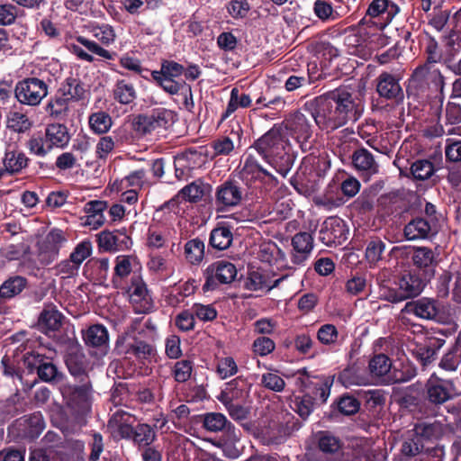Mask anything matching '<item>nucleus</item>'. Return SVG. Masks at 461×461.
I'll list each match as a JSON object with an SVG mask.
<instances>
[{"label": "nucleus", "instance_id": "nucleus-30", "mask_svg": "<svg viewBox=\"0 0 461 461\" xmlns=\"http://www.w3.org/2000/svg\"><path fill=\"white\" fill-rule=\"evenodd\" d=\"M70 101L64 94L59 90L46 105L47 113L54 118L61 119L67 115L69 109Z\"/></svg>", "mask_w": 461, "mask_h": 461}, {"label": "nucleus", "instance_id": "nucleus-8", "mask_svg": "<svg viewBox=\"0 0 461 461\" xmlns=\"http://www.w3.org/2000/svg\"><path fill=\"white\" fill-rule=\"evenodd\" d=\"M426 399L435 405H440L453 399L456 388L453 381L432 375L425 384Z\"/></svg>", "mask_w": 461, "mask_h": 461}, {"label": "nucleus", "instance_id": "nucleus-15", "mask_svg": "<svg viewBox=\"0 0 461 461\" xmlns=\"http://www.w3.org/2000/svg\"><path fill=\"white\" fill-rule=\"evenodd\" d=\"M243 192L235 183L226 181L216 188L215 205L218 211L239 205L242 200Z\"/></svg>", "mask_w": 461, "mask_h": 461}, {"label": "nucleus", "instance_id": "nucleus-56", "mask_svg": "<svg viewBox=\"0 0 461 461\" xmlns=\"http://www.w3.org/2000/svg\"><path fill=\"white\" fill-rule=\"evenodd\" d=\"M338 336L339 332L337 328L332 324L322 325L317 332L318 339L324 345L334 344L338 339Z\"/></svg>", "mask_w": 461, "mask_h": 461}, {"label": "nucleus", "instance_id": "nucleus-61", "mask_svg": "<svg viewBox=\"0 0 461 461\" xmlns=\"http://www.w3.org/2000/svg\"><path fill=\"white\" fill-rule=\"evenodd\" d=\"M319 447L321 451L327 453H333L339 449V440L328 433H323L319 438Z\"/></svg>", "mask_w": 461, "mask_h": 461}, {"label": "nucleus", "instance_id": "nucleus-16", "mask_svg": "<svg viewBox=\"0 0 461 461\" xmlns=\"http://www.w3.org/2000/svg\"><path fill=\"white\" fill-rule=\"evenodd\" d=\"M63 240V233L59 230H52L46 235L39 244V260L41 264L49 265L57 258Z\"/></svg>", "mask_w": 461, "mask_h": 461}, {"label": "nucleus", "instance_id": "nucleus-47", "mask_svg": "<svg viewBox=\"0 0 461 461\" xmlns=\"http://www.w3.org/2000/svg\"><path fill=\"white\" fill-rule=\"evenodd\" d=\"M204 244L199 240H189L185 246L186 259L192 263H199L203 258Z\"/></svg>", "mask_w": 461, "mask_h": 461}, {"label": "nucleus", "instance_id": "nucleus-9", "mask_svg": "<svg viewBox=\"0 0 461 461\" xmlns=\"http://www.w3.org/2000/svg\"><path fill=\"white\" fill-rule=\"evenodd\" d=\"M425 284V280L418 273L409 271L404 273L399 280V293L393 292L384 296L391 302H400L419 295L423 291Z\"/></svg>", "mask_w": 461, "mask_h": 461}, {"label": "nucleus", "instance_id": "nucleus-36", "mask_svg": "<svg viewBox=\"0 0 461 461\" xmlns=\"http://www.w3.org/2000/svg\"><path fill=\"white\" fill-rule=\"evenodd\" d=\"M62 314L54 308L45 309L39 320V325L45 331L57 330L61 326Z\"/></svg>", "mask_w": 461, "mask_h": 461}, {"label": "nucleus", "instance_id": "nucleus-2", "mask_svg": "<svg viewBox=\"0 0 461 461\" xmlns=\"http://www.w3.org/2000/svg\"><path fill=\"white\" fill-rule=\"evenodd\" d=\"M447 430L448 425L440 420L416 424L411 430L408 431V438L402 444V452L407 456L427 453L429 456L437 457L435 461H442L445 454L443 447H429L425 443L441 438Z\"/></svg>", "mask_w": 461, "mask_h": 461}, {"label": "nucleus", "instance_id": "nucleus-14", "mask_svg": "<svg viewBox=\"0 0 461 461\" xmlns=\"http://www.w3.org/2000/svg\"><path fill=\"white\" fill-rule=\"evenodd\" d=\"M440 312V304L436 300L428 297L409 302L402 309V312L413 314L423 320H438Z\"/></svg>", "mask_w": 461, "mask_h": 461}, {"label": "nucleus", "instance_id": "nucleus-24", "mask_svg": "<svg viewBox=\"0 0 461 461\" xmlns=\"http://www.w3.org/2000/svg\"><path fill=\"white\" fill-rule=\"evenodd\" d=\"M6 128L16 133H25L29 131L33 122L22 110L13 109L6 115Z\"/></svg>", "mask_w": 461, "mask_h": 461}, {"label": "nucleus", "instance_id": "nucleus-48", "mask_svg": "<svg viewBox=\"0 0 461 461\" xmlns=\"http://www.w3.org/2000/svg\"><path fill=\"white\" fill-rule=\"evenodd\" d=\"M385 244L378 239L368 242L366 249V258L370 265H375L382 258Z\"/></svg>", "mask_w": 461, "mask_h": 461}, {"label": "nucleus", "instance_id": "nucleus-51", "mask_svg": "<svg viewBox=\"0 0 461 461\" xmlns=\"http://www.w3.org/2000/svg\"><path fill=\"white\" fill-rule=\"evenodd\" d=\"M28 148L32 153L39 157L46 156L52 149L46 137L41 136H32L28 142Z\"/></svg>", "mask_w": 461, "mask_h": 461}, {"label": "nucleus", "instance_id": "nucleus-32", "mask_svg": "<svg viewBox=\"0 0 461 461\" xmlns=\"http://www.w3.org/2000/svg\"><path fill=\"white\" fill-rule=\"evenodd\" d=\"M430 231V224L422 218H417L409 222L404 228V235L407 240H414L424 239Z\"/></svg>", "mask_w": 461, "mask_h": 461}, {"label": "nucleus", "instance_id": "nucleus-26", "mask_svg": "<svg viewBox=\"0 0 461 461\" xmlns=\"http://www.w3.org/2000/svg\"><path fill=\"white\" fill-rule=\"evenodd\" d=\"M140 263L135 256L121 255L115 258L113 283L128 276L132 271L140 269Z\"/></svg>", "mask_w": 461, "mask_h": 461}, {"label": "nucleus", "instance_id": "nucleus-45", "mask_svg": "<svg viewBox=\"0 0 461 461\" xmlns=\"http://www.w3.org/2000/svg\"><path fill=\"white\" fill-rule=\"evenodd\" d=\"M228 424L227 418L220 412H209L203 416V426L209 431H221Z\"/></svg>", "mask_w": 461, "mask_h": 461}, {"label": "nucleus", "instance_id": "nucleus-12", "mask_svg": "<svg viewBox=\"0 0 461 461\" xmlns=\"http://www.w3.org/2000/svg\"><path fill=\"white\" fill-rule=\"evenodd\" d=\"M241 177L247 185L260 187L261 185H267L272 187L277 183L276 178L251 158H248L241 170Z\"/></svg>", "mask_w": 461, "mask_h": 461}, {"label": "nucleus", "instance_id": "nucleus-6", "mask_svg": "<svg viewBox=\"0 0 461 461\" xmlns=\"http://www.w3.org/2000/svg\"><path fill=\"white\" fill-rule=\"evenodd\" d=\"M17 101L25 105L36 106L48 95V86L39 78L31 77L19 82L14 90Z\"/></svg>", "mask_w": 461, "mask_h": 461}, {"label": "nucleus", "instance_id": "nucleus-55", "mask_svg": "<svg viewBox=\"0 0 461 461\" xmlns=\"http://www.w3.org/2000/svg\"><path fill=\"white\" fill-rule=\"evenodd\" d=\"M275 348V342L266 336L256 339L252 344L253 352L260 357L272 353Z\"/></svg>", "mask_w": 461, "mask_h": 461}, {"label": "nucleus", "instance_id": "nucleus-22", "mask_svg": "<svg viewBox=\"0 0 461 461\" xmlns=\"http://www.w3.org/2000/svg\"><path fill=\"white\" fill-rule=\"evenodd\" d=\"M258 258L270 266H276L278 269L285 267V253L274 242H264L260 245Z\"/></svg>", "mask_w": 461, "mask_h": 461}, {"label": "nucleus", "instance_id": "nucleus-23", "mask_svg": "<svg viewBox=\"0 0 461 461\" xmlns=\"http://www.w3.org/2000/svg\"><path fill=\"white\" fill-rule=\"evenodd\" d=\"M45 137L50 148L64 149L70 140L68 128L61 123H51L46 127Z\"/></svg>", "mask_w": 461, "mask_h": 461}, {"label": "nucleus", "instance_id": "nucleus-13", "mask_svg": "<svg viewBox=\"0 0 461 461\" xmlns=\"http://www.w3.org/2000/svg\"><path fill=\"white\" fill-rule=\"evenodd\" d=\"M174 114L171 111L161 108L155 110L148 115H140L135 122L136 131L147 134L159 128H166L173 122Z\"/></svg>", "mask_w": 461, "mask_h": 461}, {"label": "nucleus", "instance_id": "nucleus-20", "mask_svg": "<svg viewBox=\"0 0 461 461\" xmlns=\"http://www.w3.org/2000/svg\"><path fill=\"white\" fill-rule=\"evenodd\" d=\"M129 237L122 231L103 230L98 234V245L105 251H117L128 247Z\"/></svg>", "mask_w": 461, "mask_h": 461}, {"label": "nucleus", "instance_id": "nucleus-43", "mask_svg": "<svg viewBox=\"0 0 461 461\" xmlns=\"http://www.w3.org/2000/svg\"><path fill=\"white\" fill-rule=\"evenodd\" d=\"M204 194V185L203 183L195 181L185 187L178 193V197L185 201L194 203L203 198Z\"/></svg>", "mask_w": 461, "mask_h": 461}, {"label": "nucleus", "instance_id": "nucleus-21", "mask_svg": "<svg viewBox=\"0 0 461 461\" xmlns=\"http://www.w3.org/2000/svg\"><path fill=\"white\" fill-rule=\"evenodd\" d=\"M400 12V7L391 0H373L368 6L366 14L370 17L384 15L382 27H385Z\"/></svg>", "mask_w": 461, "mask_h": 461}, {"label": "nucleus", "instance_id": "nucleus-52", "mask_svg": "<svg viewBox=\"0 0 461 461\" xmlns=\"http://www.w3.org/2000/svg\"><path fill=\"white\" fill-rule=\"evenodd\" d=\"M262 384L274 392H282L285 389V380L277 374V372H269L262 375Z\"/></svg>", "mask_w": 461, "mask_h": 461}, {"label": "nucleus", "instance_id": "nucleus-37", "mask_svg": "<svg viewBox=\"0 0 461 461\" xmlns=\"http://www.w3.org/2000/svg\"><path fill=\"white\" fill-rule=\"evenodd\" d=\"M113 97L120 104H128L136 98V91L132 84L126 80H119L113 88Z\"/></svg>", "mask_w": 461, "mask_h": 461}, {"label": "nucleus", "instance_id": "nucleus-10", "mask_svg": "<svg viewBox=\"0 0 461 461\" xmlns=\"http://www.w3.org/2000/svg\"><path fill=\"white\" fill-rule=\"evenodd\" d=\"M348 234V230L343 220L329 217L321 227L319 239L326 246H338L346 241Z\"/></svg>", "mask_w": 461, "mask_h": 461}, {"label": "nucleus", "instance_id": "nucleus-60", "mask_svg": "<svg viewBox=\"0 0 461 461\" xmlns=\"http://www.w3.org/2000/svg\"><path fill=\"white\" fill-rule=\"evenodd\" d=\"M115 147V142L111 136L100 138L95 147L96 157L100 159H106Z\"/></svg>", "mask_w": 461, "mask_h": 461}, {"label": "nucleus", "instance_id": "nucleus-33", "mask_svg": "<svg viewBox=\"0 0 461 461\" xmlns=\"http://www.w3.org/2000/svg\"><path fill=\"white\" fill-rule=\"evenodd\" d=\"M146 183V174L143 169L131 172L121 181H115L112 188L117 192L122 191L124 187H131L132 189L141 188Z\"/></svg>", "mask_w": 461, "mask_h": 461}, {"label": "nucleus", "instance_id": "nucleus-34", "mask_svg": "<svg viewBox=\"0 0 461 461\" xmlns=\"http://www.w3.org/2000/svg\"><path fill=\"white\" fill-rule=\"evenodd\" d=\"M245 395L246 392L239 386V382L232 380L225 384V387L218 396V400L223 405H228L233 403L235 401L243 399Z\"/></svg>", "mask_w": 461, "mask_h": 461}, {"label": "nucleus", "instance_id": "nucleus-41", "mask_svg": "<svg viewBox=\"0 0 461 461\" xmlns=\"http://www.w3.org/2000/svg\"><path fill=\"white\" fill-rule=\"evenodd\" d=\"M26 286V279L22 276H13L5 281L0 290L5 298L11 299L19 294Z\"/></svg>", "mask_w": 461, "mask_h": 461}, {"label": "nucleus", "instance_id": "nucleus-35", "mask_svg": "<svg viewBox=\"0 0 461 461\" xmlns=\"http://www.w3.org/2000/svg\"><path fill=\"white\" fill-rule=\"evenodd\" d=\"M252 100L247 94H240V90L236 87L231 89L230 100L222 119L228 118L238 108H247L250 106Z\"/></svg>", "mask_w": 461, "mask_h": 461}, {"label": "nucleus", "instance_id": "nucleus-28", "mask_svg": "<svg viewBox=\"0 0 461 461\" xmlns=\"http://www.w3.org/2000/svg\"><path fill=\"white\" fill-rule=\"evenodd\" d=\"M84 341L91 347H102L108 342L109 336L106 328L101 324L90 326L83 334Z\"/></svg>", "mask_w": 461, "mask_h": 461}, {"label": "nucleus", "instance_id": "nucleus-63", "mask_svg": "<svg viewBox=\"0 0 461 461\" xmlns=\"http://www.w3.org/2000/svg\"><path fill=\"white\" fill-rule=\"evenodd\" d=\"M59 90H60L70 102L81 99L85 93L82 86L76 81L64 85Z\"/></svg>", "mask_w": 461, "mask_h": 461}, {"label": "nucleus", "instance_id": "nucleus-18", "mask_svg": "<svg viewBox=\"0 0 461 461\" xmlns=\"http://www.w3.org/2000/svg\"><path fill=\"white\" fill-rule=\"evenodd\" d=\"M292 245V261L295 265H302L308 259L313 249V238L309 232H299L293 237Z\"/></svg>", "mask_w": 461, "mask_h": 461}, {"label": "nucleus", "instance_id": "nucleus-27", "mask_svg": "<svg viewBox=\"0 0 461 461\" xmlns=\"http://www.w3.org/2000/svg\"><path fill=\"white\" fill-rule=\"evenodd\" d=\"M170 235L168 228L150 226L147 232L146 245L151 249H161L167 243Z\"/></svg>", "mask_w": 461, "mask_h": 461}, {"label": "nucleus", "instance_id": "nucleus-29", "mask_svg": "<svg viewBox=\"0 0 461 461\" xmlns=\"http://www.w3.org/2000/svg\"><path fill=\"white\" fill-rule=\"evenodd\" d=\"M413 263L420 269H428L429 276H433L432 267L436 265V257L434 252L426 247H418L414 249L412 256Z\"/></svg>", "mask_w": 461, "mask_h": 461}, {"label": "nucleus", "instance_id": "nucleus-46", "mask_svg": "<svg viewBox=\"0 0 461 461\" xmlns=\"http://www.w3.org/2000/svg\"><path fill=\"white\" fill-rule=\"evenodd\" d=\"M156 438L155 431L148 424H140L134 430V442L140 447H147L150 445Z\"/></svg>", "mask_w": 461, "mask_h": 461}, {"label": "nucleus", "instance_id": "nucleus-19", "mask_svg": "<svg viewBox=\"0 0 461 461\" xmlns=\"http://www.w3.org/2000/svg\"><path fill=\"white\" fill-rule=\"evenodd\" d=\"M352 163L356 170L366 180L373 175L378 173V165L372 153L366 149L356 150L352 155Z\"/></svg>", "mask_w": 461, "mask_h": 461}, {"label": "nucleus", "instance_id": "nucleus-62", "mask_svg": "<svg viewBox=\"0 0 461 461\" xmlns=\"http://www.w3.org/2000/svg\"><path fill=\"white\" fill-rule=\"evenodd\" d=\"M176 326L182 331H189L194 328V315L192 312L184 311L175 320Z\"/></svg>", "mask_w": 461, "mask_h": 461}, {"label": "nucleus", "instance_id": "nucleus-49", "mask_svg": "<svg viewBox=\"0 0 461 461\" xmlns=\"http://www.w3.org/2000/svg\"><path fill=\"white\" fill-rule=\"evenodd\" d=\"M314 14L322 22L335 21L338 18V13L333 10L330 4L324 0H316L313 5Z\"/></svg>", "mask_w": 461, "mask_h": 461}, {"label": "nucleus", "instance_id": "nucleus-11", "mask_svg": "<svg viewBox=\"0 0 461 461\" xmlns=\"http://www.w3.org/2000/svg\"><path fill=\"white\" fill-rule=\"evenodd\" d=\"M205 275L206 282L203 285V290L209 291L214 289L217 282L221 284L232 282L237 276V269L232 263L221 260L210 265Z\"/></svg>", "mask_w": 461, "mask_h": 461}, {"label": "nucleus", "instance_id": "nucleus-57", "mask_svg": "<svg viewBox=\"0 0 461 461\" xmlns=\"http://www.w3.org/2000/svg\"><path fill=\"white\" fill-rule=\"evenodd\" d=\"M192 311L194 315L203 321H211L217 316L216 309L210 304L194 303Z\"/></svg>", "mask_w": 461, "mask_h": 461}, {"label": "nucleus", "instance_id": "nucleus-38", "mask_svg": "<svg viewBox=\"0 0 461 461\" xmlns=\"http://www.w3.org/2000/svg\"><path fill=\"white\" fill-rule=\"evenodd\" d=\"M20 425L24 427V435L29 438L38 437L45 428V422L41 413H34L29 418L21 420Z\"/></svg>", "mask_w": 461, "mask_h": 461}, {"label": "nucleus", "instance_id": "nucleus-4", "mask_svg": "<svg viewBox=\"0 0 461 461\" xmlns=\"http://www.w3.org/2000/svg\"><path fill=\"white\" fill-rule=\"evenodd\" d=\"M425 52L427 54V63L415 69L413 77L416 80H425L431 83L436 91L441 95L444 88V78L440 71L431 66L441 59L438 43L432 39L429 40L425 44Z\"/></svg>", "mask_w": 461, "mask_h": 461}, {"label": "nucleus", "instance_id": "nucleus-53", "mask_svg": "<svg viewBox=\"0 0 461 461\" xmlns=\"http://www.w3.org/2000/svg\"><path fill=\"white\" fill-rule=\"evenodd\" d=\"M184 71L185 68L181 64L173 60H164L158 73L160 74V77L176 79L179 77Z\"/></svg>", "mask_w": 461, "mask_h": 461}, {"label": "nucleus", "instance_id": "nucleus-59", "mask_svg": "<svg viewBox=\"0 0 461 461\" xmlns=\"http://www.w3.org/2000/svg\"><path fill=\"white\" fill-rule=\"evenodd\" d=\"M91 251V243L83 241L76 247L69 258L79 267L83 261L90 256Z\"/></svg>", "mask_w": 461, "mask_h": 461}, {"label": "nucleus", "instance_id": "nucleus-17", "mask_svg": "<svg viewBox=\"0 0 461 461\" xmlns=\"http://www.w3.org/2000/svg\"><path fill=\"white\" fill-rule=\"evenodd\" d=\"M368 367L372 376L384 384H392L399 380L393 370L392 360L384 354H378L372 357Z\"/></svg>", "mask_w": 461, "mask_h": 461}, {"label": "nucleus", "instance_id": "nucleus-1", "mask_svg": "<svg viewBox=\"0 0 461 461\" xmlns=\"http://www.w3.org/2000/svg\"><path fill=\"white\" fill-rule=\"evenodd\" d=\"M361 112L352 94L346 87H341L307 102L301 111L287 119L286 128L298 142L303 143L312 134V125L308 115L319 128L336 130L348 122H356Z\"/></svg>", "mask_w": 461, "mask_h": 461}, {"label": "nucleus", "instance_id": "nucleus-25", "mask_svg": "<svg viewBox=\"0 0 461 461\" xmlns=\"http://www.w3.org/2000/svg\"><path fill=\"white\" fill-rule=\"evenodd\" d=\"M376 90L381 96L387 99L396 98L402 95V88L398 79L386 72L379 76Z\"/></svg>", "mask_w": 461, "mask_h": 461}, {"label": "nucleus", "instance_id": "nucleus-7", "mask_svg": "<svg viewBox=\"0 0 461 461\" xmlns=\"http://www.w3.org/2000/svg\"><path fill=\"white\" fill-rule=\"evenodd\" d=\"M130 303L137 313H147L153 308V301L142 277L134 273L128 286Z\"/></svg>", "mask_w": 461, "mask_h": 461}, {"label": "nucleus", "instance_id": "nucleus-39", "mask_svg": "<svg viewBox=\"0 0 461 461\" xmlns=\"http://www.w3.org/2000/svg\"><path fill=\"white\" fill-rule=\"evenodd\" d=\"M152 78L168 94L176 95L182 89H186L191 92L190 86H188L184 81H177L174 78L160 77L158 71L151 73Z\"/></svg>", "mask_w": 461, "mask_h": 461}, {"label": "nucleus", "instance_id": "nucleus-64", "mask_svg": "<svg viewBox=\"0 0 461 461\" xmlns=\"http://www.w3.org/2000/svg\"><path fill=\"white\" fill-rule=\"evenodd\" d=\"M445 155L446 158L449 161H461V140H447Z\"/></svg>", "mask_w": 461, "mask_h": 461}, {"label": "nucleus", "instance_id": "nucleus-40", "mask_svg": "<svg viewBox=\"0 0 461 461\" xmlns=\"http://www.w3.org/2000/svg\"><path fill=\"white\" fill-rule=\"evenodd\" d=\"M232 242V233L227 227H218L212 230L210 237L211 245L220 250L228 249Z\"/></svg>", "mask_w": 461, "mask_h": 461}, {"label": "nucleus", "instance_id": "nucleus-44", "mask_svg": "<svg viewBox=\"0 0 461 461\" xmlns=\"http://www.w3.org/2000/svg\"><path fill=\"white\" fill-rule=\"evenodd\" d=\"M412 176L417 180H426L435 172L433 164L427 159L415 161L411 167Z\"/></svg>", "mask_w": 461, "mask_h": 461}, {"label": "nucleus", "instance_id": "nucleus-5", "mask_svg": "<svg viewBox=\"0 0 461 461\" xmlns=\"http://www.w3.org/2000/svg\"><path fill=\"white\" fill-rule=\"evenodd\" d=\"M89 32L92 36L100 42V44L83 36H78L77 41L85 46L90 52L95 53L104 59H113L115 54L104 49L103 46L108 47L115 41L116 34L113 28L109 24L103 23L101 25H92Z\"/></svg>", "mask_w": 461, "mask_h": 461}, {"label": "nucleus", "instance_id": "nucleus-42", "mask_svg": "<svg viewBox=\"0 0 461 461\" xmlns=\"http://www.w3.org/2000/svg\"><path fill=\"white\" fill-rule=\"evenodd\" d=\"M89 124L93 131L98 134L107 132L112 127V118L104 112H97L89 117Z\"/></svg>", "mask_w": 461, "mask_h": 461}, {"label": "nucleus", "instance_id": "nucleus-54", "mask_svg": "<svg viewBox=\"0 0 461 461\" xmlns=\"http://www.w3.org/2000/svg\"><path fill=\"white\" fill-rule=\"evenodd\" d=\"M238 372V366L231 357H226L219 360L217 373L221 379L234 375Z\"/></svg>", "mask_w": 461, "mask_h": 461}, {"label": "nucleus", "instance_id": "nucleus-3", "mask_svg": "<svg viewBox=\"0 0 461 461\" xmlns=\"http://www.w3.org/2000/svg\"><path fill=\"white\" fill-rule=\"evenodd\" d=\"M255 148L262 158L277 173L285 176L293 165L291 145L279 127H273L255 143Z\"/></svg>", "mask_w": 461, "mask_h": 461}, {"label": "nucleus", "instance_id": "nucleus-31", "mask_svg": "<svg viewBox=\"0 0 461 461\" xmlns=\"http://www.w3.org/2000/svg\"><path fill=\"white\" fill-rule=\"evenodd\" d=\"M3 163L5 171L10 174H15L26 167L27 158L19 150L9 149L5 151Z\"/></svg>", "mask_w": 461, "mask_h": 461}, {"label": "nucleus", "instance_id": "nucleus-50", "mask_svg": "<svg viewBox=\"0 0 461 461\" xmlns=\"http://www.w3.org/2000/svg\"><path fill=\"white\" fill-rule=\"evenodd\" d=\"M292 409L302 418H307L313 408V402L310 395L295 396L291 404Z\"/></svg>", "mask_w": 461, "mask_h": 461}, {"label": "nucleus", "instance_id": "nucleus-58", "mask_svg": "<svg viewBox=\"0 0 461 461\" xmlns=\"http://www.w3.org/2000/svg\"><path fill=\"white\" fill-rule=\"evenodd\" d=\"M193 365L189 360L177 361L174 366L175 379L179 383L187 381L192 374Z\"/></svg>", "mask_w": 461, "mask_h": 461}]
</instances>
